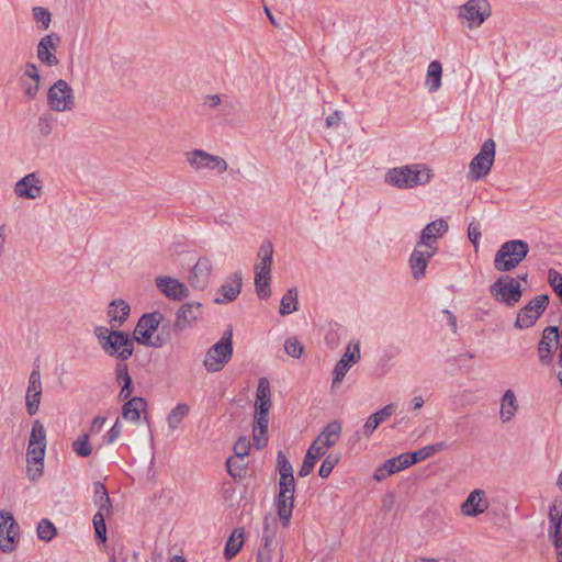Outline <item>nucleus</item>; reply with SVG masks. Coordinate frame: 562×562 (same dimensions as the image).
Listing matches in <instances>:
<instances>
[{"label":"nucleus","instance_id":"bb28decb","mask_svg":"<svg viewBox=\"0 0 562 562\" xmlns=\"http://www.w3.org/2000/svg\"><path fill=\"white\" fill-rule=\"evenodd\" d=\"M484 494H469L468 498L461 504V513L467 517H475L484 513L488 506V501Z\"/></svg>","mask_w":562,"mask_h":562},{"label":"nucleus","instance_id":"473e14b6","mask_svg":"<svg viewBox=\"0 0 562 562\" xmlns=\"http://www.w3.org/2000/svg\"><path fill=\"white\" fill-rule=\"evenodd\" d=\"M115 378L119 384H122L121 391L119 393V398L121 401H126L132 394V385L133 380L128 373V368L126 362H117L115 366Z\"/></svg>","mask_w":562,"mask_h":562},{"label":"nucleus","instance_id":"7c9ffc66","mask_svg":"<svg viewBox=\"0 0 562 562\" xmlns=\"http://www.w3.org/2000/svg\"><path fill=\"white\" fill-rule=\"evenodd\" d=\"M147 408L145 398L135 396L125 402L122 407V417L126 420L137 423L140 419V414Z\"/></svg>","mask_w":562,"mask_h":562},{"label":"nucleus","instance_id":"37998d69","mask_svg":"<svg viewBox=\"0 0 562 562\" xmlns=\"http://www.w3.org/2000/svg\"><path fill=\"white\" fill-rule=\"evenodd\" d=\"M45 449H46L45 445H41V443L32 445L29 442L27 450H26L27 465H32V464L38 465L40 463H42L44 461V457H45Z\"/></svg>","mask_w":562,"mask_h":562},{"label":"nucleus","instance_id":"6ab92c4d","mask_svg":"<svg viewBox=\"0 0 562 562\" xmlns=\"http://www.w3.org/2000/svg\"><path fill=\"white\" fill-rule=\"evenodd\" d=\"M438 248H425V246H420L419 243L416 244L415 249L413 250L409 265L412 269V274L415 279L419 280L425 276L426 268L431 257L435 256Z\"/></svg>","mask_w":562,"mask_h":562},{"label":"nucleus","instance_id":"0e129e2a","mask_svg":"<svg viewBox=\"0 0 562 562\" xmlns=\"http://www.w3.org/2000/svg\"><path fill=\"white\" fill-rule=\"evenodd\" d=\"M380 424L373 415H370L362 427L363 436L370 438Z\"/></svg>","mask_w":562,"mask_h":562},{"label":"nucleus","instance_id":"4468645a","mask_svg":"<svg viewBox=\"0 0 562 562\" xmlns=\"http://www.w3.org/2000/svg\"><path fill=\"white\" fill-rule=\"evenodd\" d=\"M202 315V304L198 302L184 303L176 313L172 330L180 334L190 328Z\"/></svg>","mask_w":562,"mask_h":562},{"label":"nucleus","instance_id":"c9c22d12","mask_svg":"<svg viewBox=\"0 0 562 562\" xmlns=\"http://www.w3.org/2000/svg\"><path fill=\"white\" fill-rule=\"evenodd\" d=\"M442 66L440 61L432 60L428 65L426 75V86L428 91L436 92L441 87Z\"/></svg>","mask_w":562,"mask_h":562},{"label":"nucleus","instance_id":"4d7b16f0","mask_svg":"<svg viewBox=\"0 0 562 562\" xmlns=\"http://www.w3.org/2000/svg\"><path fill=\"white\" fill-rule=\"evenodd\" d=\"M396 411V405L394 403L385 405L383 408L373 413V417L378 419L379 423H383L389 417H391Z\"/></svg>","mask_w":562,"mask_h":562},{"label":"nucleus","instance_id":"0eeeda50","mask_svg":"<svg viewBox=\"0 0 562 562\" xmlns=\"http://www.w3.org/2000/svg\"><path fill=\"white\" fill-rule=\"evenodd\" d=\"M495 300L507 306H514L521 299L520 283L513 277L502 276L490 288Z\"/></svg>","mask_w":562,"mask_h":562},{"label":"nucleus","instance_id":"69168bd1","mask_svg":"<svg viewBox=\"0 0 562 562\" xmlns=\"http://www.w3.org/2000/svg\"><path fill=\"white\" fill-rule=\"evenodd\" d=\"M549 283L553 289L554 293H559V289H562V274L554 269H550Z\"/></svg>","mask_w":562,"mask_h":562},{"label":"nucleus","instance_id":"3c124183","mask_svg":"<svg viewBox=\"0 0 562 562\" xmlns=\"http://www.w3.org/2000/svg\"><path fill=\"white\" fill-rule=\"evenodd\" d=\"M29 442L32 445L41 443L46 446V430L38 419L33 422Z\"/></svg>","mask_w":562,"mask_h":562},{"label":"nucleus","instance_id":"774afa93","mask_svg":"<svg viewBox=\"0 0 562 562\" xmlns=\"http://www.w3.org/2000/svg\"><path fill=\"white\" fill-rule=\"evenodd\" d=\"M23 76L30 78L32 81H41L38 69L33 63H27L25 65Z\"/></svg>","mask_w":562,"mask_h":562},{"label":"nucleus","instance_id":"ddd939ff","mask_svg":"<svg viewBox=\"0 0 562 562\" xmlns=\"http://www.w3.org/2000/svg\"><path fill=\"white\" fill-rule=\"evenodd\" d=\"M459 15L469 27H476L491 15V5L486 0H469L460 8Z\"/></svg>","mask_w":562,"mask_h":562},{"label":"nucleus","instance_id":"b1692460","mask_svg":"<svg viewBox=\"0 0 562 562\" xmlns=\"http://www.w3.org/2000/svg\"><path fill=\"white\" fill-rule=\"evenodd\" d=\"M360 359V348L359 345H355L352 351L350 347L342 355L340 360L336 363L334 369V379L333 385L342 381L352 363H356Z\"/></svg>","mask_w":562,"mask_h":562},{"label":"nucleus","instance_id":"e2e57ef3","mask_svg":"<svg viewBox=\"0 0 562 562\" xmlns=\"http://www.w3.org/2000/svg\"><path fill=\"white\" fill-rule=\"evenodd\" d=\"M468 236L469 239L472 241L473 246L477 248V243L481 237V228L480 224L477 222H471L468 227Z\"/></svg>","mask_w":562,"mask_h":562},{"label":"nucleus","instance_id":"72a5a7b5","mask_svg":"<svg viewBox=\"0 0 562 562\" xmlns=\"http://www.w3.org/2000/svg\"><path fill=\"white\" fill-rule=\"evenodd\" d=\"M265 526L262 531V540L265 546L259 550L257 562H271L272 544L276 537V528L270 527L269 517H265Z\"/></svg>","mask_w":562,"mask_h":562},{"label":"nucleus","instance_id":"c85d7f7f","mask_svg":"<svg viewBox=\"0 0 562 562\" xmlns=\"http://www.w3.org/2000/svg\"><path fill=\"white\" fill-rule=\"evenodd\" d=\"M130 312V305L124 300H113L108 310L111 327L117 328L122 326V324L127 319Z\"/></svg>","mask_w":562,"mask_h":562},{"label":"nucleus","instance_id":"cd10ccee","mask_svg":"<svg viewBox=\"0 0 562 562\" xmlns=\"http://www.w3.org/2000/svg\"><path fill=\"white\" fill-rule=\"evenodd\" d=\"M241 274L240 273H233L228 281L223 284L220 289V292L222 293L223 297H216L214 301L215 303L223 304L227 302L234 301L241 290Z\"/></svg>","mask_w":562,"mask_h":562},{"label":"nucleus","instance_id":"423d86ee","mask_svg":"<svg viewBox=\"0 0 562 562\" xmlns=\"http://www.w3.org/2000/svg\"><path fill=\"white\" fill-rule=\"evenodd\" d=\"M47 103L56 112L72 111L76 108L74 89L66 80L58 79L47 91Z\"/></svg>","mask_w":562,"mask_h":562},{"label":"nucleus","instance_id":"9b49d317","mask_svg":"<svg viewBox=\"0 0 562 562\" xmlns=\"http://www.w3.org/2000/svg\"><path fill=\"white\" fill-rule=\"evenodd\" d=\"M548 303L549 296L547 294L535 296L518 312L515 327L519 329L531 327L546 311Z\"/></svg>","mask_w":562,"mask_h":562},{"label":"nucleus","instance_id":"2eb2a0df","mask_svg":"<svg viewBox=\"0 0 562 562\" xmlns=\"http://www.w3.org/2000/svg\"><path fill=\"white\" fill-rule=\"evenodd\" d=\"M341 423L333 420L328 423L317 438L312 442V450L318 454H325L329 448L336 445L341 436Z\"/></svg>","mask_w":562,"mask_h":562},{"label":"nucleus","instance_id":"dca6fc26","mask_svg":"<svg viewBox=\"0 0 562 562\" xmlns=\"http://www.w3.org/2000/svg\"><path fill=\"white\" fill-rule=\"evenodd\" d=\"M43 193V181L37 173L31 172L16 181L14 194L20 199L35 200Z\"/></svg>","mask_w":562,"mask_h":562},{"label":"nucleus","instance_id":"a19ab883","mask_svg":"<svg viewBox=\"0 0 562 562\" xmlns=\"http://www.w3.org/2000/svg\"><path fill=\"white\" fill-rule=\"evenodd\" d=\"M36 532L41 540L49 542L56 537L57 528L49 519L43 518L37 525Z\"/></svg>","mask_w":562,"mask_h":562},{"label":"nucleus","instance_id":"79ce46f5","mask_svg":"<svg viewBox=\"0 0 562 562\" xmlns=\"http://www.w3.org/2000/svg\"><path fill=\"white\" fill-rule=\"evenodd\" d=\"M227 471L234 479H241L247 471L246 460L243 458L231 457L226 461Z\"/></svg>","mask_w":562,"mask_h":562},{"label":"nucleus","instance_id":"9d476101","mask_svg":"<svg viewBox=\"0 0 562 562\" xmlns=\"http://www.w3.org/2000/svg\"><path fill=\"white\" fill-rule=\"evenodd\" d=\"M93 503L98 508L92 519L95 538L99 542L104 543L106 541L105 518H110L119 505L113 504L110 494H98Z\"/></svg>","mask_w":562,"mask_h":562},{"label":"nucleus","instance_id":"de8ad7c7","mask_svg":"<svg viewBox=\"0 0 562 562\" xmlns=\"http://www.w3.org/2000/svg\"><path fill=\"white\" fill-rule=\"evenodd\" d=\"M255 288H256V292H257V295L260 297V299H268L271 294V291H270V276H266L262 277V274H259V273H255Z\"/></svg>","mask_w":562,"mask_h":562},{"label":"nucleus","instance_id":"393cba45","mask_svg":"<svg viewBox=\"0 0 562 562\" xmlns=\"http://www.w3.org/2000/svg\"><path fill=\"white\" fill-rule=\"evenodd\" d=\"M277 461L280 473V492H295L293 468L284 452H278Z\"/></svg>","mask_w":562,"mask_h":562},{"label":"nucleus","instance_id":"1a4fd4ad","mask_svg":"<svg viewBox=\"0 0 562 562\" xmlns=\"http://www.w3.org/2000/svg\"><path fill=\"white\" fill-rule=\"evenodd\" d=\"M495 146L493 139L485 140L480 153L471 160L469 177L472 180H481L490 173L495 159Z\"/></svg>","mask_w":562,"mask_h":562},{"label":"nucleus","instance_id":"2f4dec72","mask_svg":"<svg viewBox=\"0 0 562 562\" xmlns=\"http://www.w3.org/2000/svg\"><path fill=\"white\" fill-rule=\"evenodd\" d=\"M518 411V401L513 390H506L501 398L499 418L503 423L510 422Z\"/></svg>","mask_w":562,"mask_h":562},{"label":"nucleus","instance_id":"a18cd8bd","mask_svg":"<svg viewBox=\"0 0 562 562\" xmlns=\"http://www.w3.org/2000/svg\"><path fill=\"white\" fill-rule=\"evenodd\" d=\"M32 13L38 29L46 31L52 23V13L44 7H34Z\"/></svg>","mask_w":562,"mask_h":562},{"label":"nucleus","instance_id":"bf43d9fd","mask_svg":"<svg viewBox=\"0 0 562 562\" xmlns=\"http://www.w3.org/2000/svg\"><path fill=\"white\" fill-rule=\"evenodd\" d=\"M255 424L252 429H259L260 432L262 430H268L269 425V414L268 413H261V412H255Z\"/></svg>","mask_w":562,"mask_h":562},{"label":"nucleus","instance_id":"338daca9","mask_svg":"<svg viewBox=\"0 0 562 562\" xmlns=\"http://www.w3.org/2000/svg\"><path fill=\"white\" fill-rule=\"evenodd\" d=\"M105 420L106 418L103 417V416H97L93 418V420L91 422V425L89 427V431L87 434H90V437L92 435H98L101 432L104 424H105Z\"/></svg>","mask_w":562,"mask_h":562},{"label":"nucleus","instance_id":"5701e85b","mask_svg":"<svg viewBox=\"0 0 562 562\" xmlns=\"http://www.w3.org/2000/svg\"><path fill=\"white\" fill-rule=\"evenodd\" d=\"M448 231V224L445 220H436L425 226L419 239L420 246L425 248H438L436 241Z\"/></svg>","mask_w":562,"mask_h":562},{"label":"nucleus","instance_id":"f257e3e1","mask_svg":"<svg viewBox=\"0 0 562 562\" xmlns=\"http://www.w3.org/2000/svg\"><path fill=\"white\" fill-rule=\"evenodd\" d=\"M101 349L120 362H125L134 352V338L128 333L99 326L94 330Z\"/></svg>","mask_w":562,"mask_h":562},{"label":"nucleus","instance_id":"8fccbe9b","mask_svg":"<svg viewBox=\"0 0 562 562\" xmlns=\"http://www.w3.org/2000/svg\"><path fill=\"white\" fill-rule=\"evenodd\" d=\"M550 528L557 532L562 522V501H554L549 510Z\"/></svg>","mask_w":562,"mask_h":562},{"label":"nucleus","instance_id":"603ef678","mask_svg":"<svg viewBox=\"0 0 562 562\" xmlns=\"http://www.w3.org/2000/svg\"><path fill=\"white\" fill-rule=\"evenodd\" d=\"M285 352L292 358H300L304 352V346L296 337H290L284 342Z\"/></svg>","mask_w":562,"mask_h":562},{"label":"nucleus","instance_id":"a211bd4d","mask_svg":"<svg viewBox=\"0 0 562 562\" xmlns=\"http://www.w3.org/2000/svg\"><path fill=\"white\" fill-rule=\"evenodd\" d=\"M213 266L209 258L201 257L192 267L189 273V283L193 289L204 290L207 288L212 274Z\"/></svg>","mask_w":562,"mask_h":562},{"label":"nucleus","instance_id":"c756f323","mask_svg":"<svg viewBox=\"0 0 562 562\" xmlns=\"http://www.w3.org/2000/svg\"><path fill=\"white\" fill-rule=\"evenodd\" d=\"M274 504L281 525L288 527L294 508L293 494H278Z\"/></svg>","mask_w":562,"mask_h":562},{"label":"nucleus","instance_id":"864d4df0","mask_svg":"<svg viewBox=\"0 0 562 562\" xmlns=\"http://www.w3.org/2000/svg\"><path fill=\"white\" fill-rule=\"evenodd\" d=\"M401 471L395 458L389 459L381 468L376 470L375 477L381 480L386 475L393 474L395 472Z\"/></svg>","mask_w":562,"mask_h":562},{"label":"nucleus","instance_id":"aec40b11","mask_svg":"<svg viewBox=\"0 0 562 562\" xmlns=\"http://www.w3.org/2000/svg\"><path fill=\"white\" fill-rule=\"evenodd\" d=\"M155 282L159 291L170 300L181 301L189 296V289L178 279L171 277H157Z\"/></svg>","mask_w":562,"mask_h":562},{"label":"nucleus","instance_id":"20e7f679","mask_svg":"<svg viewBox=\"0 0 562 562\" xmlns=\"http://www.w3.org/2000/svg\"><path fill=\"white\" fill-rule=\"evenodd\" d=\"M162 321L164 315L160 312L144 314L138 319L132 338L145 346L154 348L162 347L167 342L166 337L158 335L153 338L154 333L158 329Z\"/></svg>","mask_w":562,"mask_h":562},{"label":"nucleus","instance_id":"412c9836","mask_svg":"<svg viewBox=\"0 0 562 562\" xmlns=\"http://www.w3.org/2000/svg\"><path fill=\"white\" fill-rule=\"evenodd\" d=\"M560 335L557 326H549L544 328L542 337L538 344V357L539 361L543 366H548L552 362V342L559 344Z\"/></svg>","mask_w":562,"mask_h":562},{"label":"nucleus","instance_id":"7ed1b4c3","mask_svg":"<svg viewBox=\"0 0 562 562\" xmlns=\"http://www.w3.org/2000/svg\"><path fill=\"white\" fill-rule=\"evenodd\" d=\"M529 245L520 239L504 243L495 254L494 267L499 272L514 270L528 255Z\"/></svg>","mask_w":562,"mask_h":562},{"label":"nucleus","instance_id":"f704fd0d","mask_svg":"<svg viewBox=\"0 0 562 562\" xmlns=\"http://www.w3.org/2000/svg\"><path fill=\"white\" fill-rule=\"evenodd\" d=\"M255 407V412L269 414V409L271 407L270 384L266 378H261L258 382Z\"/></svg>","mask_w":562,"mask_h":562},{"label":"nucleus","instance_id":"f03ea898","mask_svg":"<svg viewBox=\"0 0 562 562\" xmlns=\"http://www.w3.org/2000/svg\"><path fill=\"white\" fill-rule=\"evenodd\" d=\"M431 177V169L426 165L412 164L389 169L384 181L398 189H412L427 184Z\"/></svg>","mask_w":562,"mask_h":562},{"label":"nucleus","instance_id":"49530a36","mask_svg":"<svg viewBox=\"0 0 562 562\" xmlns=\"http://www.w3.org/2000/svg\"><path fill=\"white\" fill-rule=\"evenodd\" d=\"M56 124V117L49 111L42 113L38 117L37 127L43 136H48Z\"/></svg>","mask_w":562,"mask_h":562},{"label":"nucleus","instance_id":"f8f14e48","mask_svg":"<svg viewBox=\"0 0 562 562\" xmlns=\"http://www.w3.org/2000/svg\"><path fill=\"white\" fill-rule=\"evenodd\" d=\"M20 539V527L11 513L0 510V550L10 553Z\"/></svg>","mask_w":562,"mask_h":562},{"label":"nucleus","instance_id":"ea45409f","mask_svg":"<svg viewBox=\"0 0 562 562\" xmlns=\"http://www.w3.org/2000/svg\"><path fill=\"white\" fill-rule=\"evenodd\" d=\"M190 407L187 404H178L171 409L167 417L168 426L171 430L178 428L182 419L189 414Z\"/></svg>","mask_w":562,"mask_h":562},{"label":"nucleus","instance_id":"4c0bfd02","mask_svg":"<svg viewBox=\"0 0 562 562\" xmlns=\"http://www.w3.org/2000/svg\"><path fill=\"white\" fill-rule=\"evenodd\" d=\"M446 448L447 445L445 442H436L432 445L425 446L414 452H411L412 460L414 461L415 464L434 456L436 452L445 450Z\"/></svg>","mask_w":562,"mask_h":562},{"label":"nucleus","instance_id":"6e6d98bb","mask_svg":"<svg viewBox=\"0 0 562 562\" xmlns=\"http://www.w3.org/2000/svg\"><path fill=\"white\" fill-rule=\"evenodd\" d=\"M234 451H235L234 457L246 459L250 451L249 439L246 437H240L234 446Z\"/></svg>","mask_w":562,"mask_h":562},{"label":"nucleus","instance_id":"5fc2aeb1","mask_svg":"<svg viewBox=\"0 0 562 562\" xmlns=\"http://www.w3.org/2000/svg\"><path fill=\"white\" fill-rule=\"evenodd\" d=\"M338 460L339 458L336 454H328L319 468L318 475L323 479L327 477L337 464Z\"/></svg>","mask_w":562,"mask_h":562},{"label":"nucleus","instance_id":"f3484780","mask_svg":"<svg viewBox=\"0 0 562 562\" xmlns=\"http://www.w3.org/2000/svg\"><path fill=\"white\" fill-rule=\"evenodd\" d=\"M60 37L56 33L43 36L36 47V56L38 60L48 67L58 65V58L55 55Z\"/></svg>","mask_w":562,"mask_h":562},{"label":"nucleus","instance_id":"09e8293b","mask_svg":"<svg viewBox=\"0 0 562 562\" xmlns=\"http://www.w3.org/2000/svg\"><path fill=\"white\" fill-rule=\"evenodd\" d=\"M322 456L323 454H318L315 451H313L312 447H310L307 452H306V454H305V457H304V460H303V463L301 465V469L299 471V476L300 477L307 476L312 472V470H313V468H314V465L316 463V460L319 457H322Z\"/></svg>","mask_w":562,"mask_h":562},{"label":"nucleus","instance_id":"13d9d810","mask_svg":"<svg viewBox=\"0 0 562 562\" xmlns=\"http://www.w3.org/2000/svg\"><path fill=\"white\" fill-rule=\"evenodd\" d=\"M121 432H122V424L119 419H116L114 425L103 436V439L106 443H112L121 436Z\"/></svg>","mask_w":562,"mask_h":562},{"label":"nucleus","instance_id":"680f3d73","mask_svg":"<svg viewBox=\"0 0 562 562\" xmlns=\"http://www.w3.org/2000/svg\"><path fill=\"white\" fill-rule=\"evenodd\" d=\"M40 82L41 81H32V80H31V82H27L25 80L23 81V91L27 99L33 100L37 95L38 90H40Z\"/></svg>","mask_w":562,"mask_h":562},{"label":"nucleus","instance_id":"052dcab7","mask_svg":"<svg viewBox=\"0 0 562 562\" xmlns=\"http://www.w3.org/2000/svg\"><path fill=\"white\" fill-rule=\"evenodd\" d=\"M268 430H262L260 432L259 429H252V439L256 448L258 450L265 448L268 443Z\"/></svg>","mask_w":562,"mask_h":562},{"label":"nucleus","instance_id":"c03bdc74","mask_svg":"<svg viewBox=\"0 0 562 562\" xmlns=\"http://www.w3.org/2000/svg\"><path fill=\"white\" fill-rule=\"evenodd\" d=\"M243 532L236 529L229 537L225 547V557L232 559L235 557L243 547Z\"/></svg>","mask_w":562,"mask_h":562},{"label":"nucleus","instance_id":"4be33fe9","mask_svg":"<svg viewBox=\"0 0 562 562\" xmlns=\"http://www.w3.org/2000/svg\"><path fill=\"white\" fill-rule=\"evenodd\" d=\"M42 397V382L40 370L34 369L29 378V385L26 390V411L29 415L33 416L38 411Z\"/></svg>","mask_w":562,"mask_h":562},{"label":"nucleus","instance_id":"39448f33","mask_svg":"<svg viewBox=\"0 0 562 562\" xmlns=\"http://www.w3.org/2000/svg\"><path fill=\"white\" fill-rule=\"evenodd\" d=\"M233 342L231 331L227 336L221 338L220 341L214 344L205 353L203 366L210 373L221 371L225 364L232 359Z\"/></svg>","mask_w":562,"mask_h":562},{"label":"nucleus","instance_id":"58836bf2","mask_svg":"<svg viewBox=\"0 0 562 562\" xmlns=\"http://www.w3.org/2000/svg\"><path fill=\"white\" fill-rule=\"evenodd\" d=\"M72 451L80 458H88L92 453L90 434H82L71 443Z\"/></svg>","mask_w":562,"mask_h":562},{"label":"nucleus","instance_id":"a878e982","mask_svg":"<svg viewBox=\"0 0 562 562\" xmlns=\"http://www.w3.org/2000/svg\"><path fill=\"white\" fill-rule=\"evenodd\" d=\"M273 257V246L269 240L263 241L257 252V262L255 265V273L262 274V277H271V265Z\"/></svg>","mask_w":562,"mask_h":562},{"label":"nucleus","instance_id":"e433bc0d","mask_svg":"<svg viewBox=\"0 0 562 562\" xmlns=\"http://www.w3.org/2000/svg\"><path fill=\"white\" fill-rule=\"evenodd\" d=\"M297 290L296 288H291L288 290V292L283 295L280 303V314L281 315H289L295 311H297L299 300H297Z\"/></svg>","mask_w":562,"mask_h":562},{"label":"nucleus","instance_id":"6e6552de","mask_svg":"<svg viewBox=\"0 0 562 562\" xmlns=\"http://www.w3.org/2000/svg\"><path fill=\"white\" fill-rule=\"evenodd\" d=\"M186 161L194 171L213 170L224 173L228 165L226 160L216 155H212L203 149H193L184 154Z\"/></svg>","mask_w":562,"mask_h":562}]
</instances>
